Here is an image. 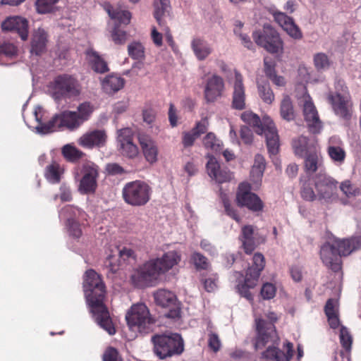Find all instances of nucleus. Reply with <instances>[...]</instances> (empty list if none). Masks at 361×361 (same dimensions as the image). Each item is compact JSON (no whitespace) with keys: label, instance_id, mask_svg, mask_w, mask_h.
<instances>
[{"label":"nucleus","instance_id":"774afa93","mask_svg":"<svg viewBox=\"0 0 361 361\" xmlns=\"http://www.w3.org/2000/svg\"><path fill=\"white\" fill-rule=\"evenodd\" d=\"M104 361H121L116 349L114 348H109L106 350L103 355Z\"/></svg>","mask_w":361,"mask_h":361},{"label":"nucleus","instance_id":"f3484780","mask_svg":"<svg viewBox=\"0 0 361 361\" xmlns=\"http://www.w3.org/2000/svg\"><path fill=\"white\" fill-rule=\"evenodd\" d=\"M107 138L108 135L104 129H93L83 133L78 139L77 143L84 149H92L103 147Z\"/></svg>","mask_w":361,"mask_h":361},{"label":"nucleus","instance_id":"4d7b16f0","mask_svg":"<svg viewBox=\"0 0 361 361\" xmlns=\"http://www.w3.org/2000/svg\"><path fill=\"white\" fill-rule=\"evenodd\" d=\"M217 66L220 71L224 74V76L231 82L232 80H235V72H238L235 69L229 67L224 61H218Z\"/></svg>","mask_w":361,"mask_h":361},{"label":"nucleus","instance_id":"dca6fc26","mask_svg":"<svg viewBox=\"0 0 361 361\" xmlns=\"http://www.w3.org/2000/svg\"><path fill=\"white\" fill-rule=\"evenodd\" d=\"M156 303L164 308H169L166 316L176 319L180 317V307L176 295L168 290L160 289L154 294Z\"/></svg>","mask_w":361,"mask_h":361},{"label":"nucleus","instance_id":"49530a36","mask_svg":"<svg viewBox=\"0 0 361 361\" xmlns=\"http://www.w3.org/2000/svg\"><path fill=\"white\" fill-rule=\"evenodd\" d=\"M258 92L261 99L267 104H271L274 100V94L269 84L258 85Z\"/></svg>","mask_w":361,"mask_h":361},{"label":"nucleus","instance_id":"6e6552de","mask_svg":"<svg viewBox=\"0 0 361 361\" xmlns=\"http://www.w3.org/2000/svg\"><path fill=\"white\" fill-rule=\"evenodd\" d=\"M152 192L149 185L142 180L128 182L122 190L124 201L133 207L145 205L149 201Z\"/></svg>","mask_w":361,"mask_h":361},{"label":"nucleus","instance_id":"0eeeda50","mask_svg":"<svg viewBox=\"0 0 361 361\" xmlns=\"http://www.w3.org/2000/svg\"><path fill=\"white\" fill-rule=\"evenodd\" d=\"M152 341L154 353L161 359L179 355L184 349L183 341L178 334L155 335Z\"/></svg>","mask_w":361,"mask_h":361},{"label":"nucleus","instance_id":"9b49d317","mask_svg":"<svg viewBox=\"0 0 361 361\" xmlns=\"http://www.w3.org/2000/svg\"><path fill=\"white\" fill-rule=\"evenodd\" d=\"M314 187L317 192V199L325 203H331L337 200L338 181L326 173H319L314 178Z\"/></svg>","mask_w":361,"mask_h":361},{"label":"nucleus","instance_id":"6e6d98bb","mask_svg":"<svg viewBox=\"0 0 361 361\" xmlns=\"http://www.w3.org/2000/svg\"><path fill=\"white\" fill-rule=\"evenodd\" d=\"M58 197H59L62 202L71 201L73 196L71 188L65 184H62L59 188V193L54 196V200H56Z\"/></svg>","mask_w":361,"mask_h":361},{"label":"nucleus","instance_id":"5701e85b","mask_svg":"<svg viewBox=\"0 0 361 361\" xmlns=\"http://www.w3.org/2000/svg\"><path fill=\"white\" fill-rule=\"evenodd\" d=\"M137 139L146 161L150 164L158 160V147L155 141L148 135L139 133Z\"/></svg>","mask_w":361,"mask_h":361},{"label":"nucleus","instance_id":"4468645a","mask_svg":"<svg viewBox=\"0 0 361 361\" xmlns=\"http://www.w3.org/2000/svg\"><path fill=\"white\" fill-rule=\"evenodd\" d=\"M116 135L120 153L130 159L135 158L139 154V149L133 142V130L130 128H123L117 130Z\"/></svg>","mask_w":361,"mask_h":361},{"label":"nucleus","instance_id":"cd10ccee","mask_svg":"<svg viewBox=\"0 0 361 361\" xmlns=\"http://www.w3.org/2000/svg\"><path fill=\"white\" fill-rule=\"evenodd\" d=\"M258 233L252 226H245L242 228L240 240L245 252L250 254L255 248L257 241Z\"/></svg>","mask_w":361,"mask_h":361},{"label":"nucleus","instance_id":"e2e57ef3","mask_svg":"<svg viewBox=\"0 0 361 361\" xmlns=\"http://www.w3.org/2000/svg\"><path fill=\"white\" fill-rule=\"evenodd\" d=\"M209 126V121L207 118H203L200 121L197 122L195 126L192 128V130L199 137L202 134L204 133Z\"/></svg>","mask_w":361,"mask_h":361},{"label":"nucleus","instance_id":"338daca9","mask_svg":"<svg viewBox=\"0 0 361 361\" xmlns=\"http://www.w3.org/2000/svg\"><path fill=\"white\" fill-rule=\"evenodd\" d=\"M208 345L209 347L214 351L217 352L219 350L221 343L217 334L211 332L208 335Z\"/></svg>","mask_w":361,"mask_h":361},{"label":"nucleus","instance_id":"a19ab883","mask_svg":"<svg viewBox=\"0 0 361 361\" xmlns=\"http://www.w3.org/2000/svg\"><path fill=\"white\" fill-rule=\"evenodd\" d=\"M264 169V158L260 154H257L255 156V162L251 170V176L253 181H255L257 183L260 182L261 178L263 176Z\"/></svg>","mask_w":361,"mask_h":361},{"label":"nucleus","instance_id":"393cba45","mask_svg":"<svg viewBox=\"0 0 361 361\" xmlns=\"http://www.w3.org/2000/svg\"><path fill=\"white\" fill-rule=\"evenodd\" d=\"M119 256L123 260H126L130 257L134 258V251L129 247H114V250L111 251L105 261V266L109 269V271L113 274L116 273L118 269V264H117V259L116 257Z\"/></svg>","mask_w":361,"mask_h":361},{"label":"nucleus","instance_id":"c03bdc74","mask_svg":"<svg viewBox=\"0 0 361 361\" xmlns=\"http://www.w3.org/2000/svg\"><path fill=\"white\" fill-rule=\"evenodd\" d=\"M293 147L296 155L303 157L310 150H313L314 147H310L308 146L307 138L305 136H301L293 141Z\"/></svg>","mask_w":361,"mask_h":361},{"label":"nucleus","instance_id":"ea45409f","mask_svg":"<svg viewBox=\"0 0 361 361\" xmlns=\"http://www.w3.org/2000/svg\"><path fill=\"white\" fill-rule=\"evenodd\" d=\"M154 18L159 25L161 24L162 18L169 14L171 5L169 0H154Z\"/></svg>","mask_w":361,"mask_h":361},{"label":"nucleus","instance_id":"a211bd4d","mask_svg":"<svg viewBox=\"0 0 361 361\" xmlns=\"http://www.w3.org/2000/svg\"><path fill=\"white\" fill-rule=\"evenodd\" d=\"M270 13L273 15L275 21L290 37L294 39L302 38L300 29L291 17L286 16L284 13L277 11L275 8H270Z\"/></svg>","mask_w":361,"mask_h":361},{"label":"nucleus","instance_id":"09e8293b","mask_svg":"<svg viewBox=\"0 0 361 361\" xmlns=\"http://www.w3.org/2000/svg\"><path fill=\"white\" fill-rule=\"evenodd\" d=\"M59 0H37L36 9L39 13L51 12Z\"/></svg>","mask_w":361,"mask_h":361},{"label":"nucleus","instance_id":"a878e982","mask_svg":"<svg viewBox=\"0 0 361 361\" xmlns=\"http://www.w3.org/2000/svg\"><path fill=\"white\" fill-rule=\"evenodd\" d=\"M235 80L233 81V107L235 109L242 110L245 107V87L243 83V76L239 72H235Z\"/></svg>","mask_w":361,"mask_h":361},{"label":"nucleus","instance_id":"4be33fe9","mask_svg":"<svg viewBox=\"0 0 361 361\" xmlns=\"http://www.w3.org/2000/svg\"><path fill=\"white\" fill-rule=\"evenodd\" d=\"M5 31L18 33L23 40H26L28 35V22L21 16H12L7 18L1 24Z\"/></svg>","mask_w":361,"mask_h":361},{"label":"nucleus","instance_id":"052dcab7","mask_svg":"<svg viewBox=\"0 0 361 361\" xmlns=\"http://www.w3.org/2000/svg\"><path fill=\"white\" fill-rule=\"evenodd\" d=\"M276 288L271 283H264L261 289V295L264 299L269 300L274 297Z\"/></svg>","mask_w":361,"mask_h":361},{"label":"nucleus","instance_id":"f8f14e48","mask_svg":"<svg viewBox=\"0 0 361 361\" xmlns=\"http://www.w3.org/2000/svg\"><path fill=\"white\" fill-rule=\"evenodd\" d=\"M82 177L78 186V192L82 195L94 194L97 188L99 167L94 163L88 161L82 164Z\"/></svg>","mask_w":361,"mask_h":361},{"label":"nucleus","instance_id":"69168bd1","mask_svg":"<svg viewBox=\"0 0 361 361\" xmlns=\"http://www.w3.org/2000/svg\"><path fill=\"white\" fill-rule=\"evenodd\" d=\"M198 137L191 130L190 131H185L183 133L182 143L184 147H189L193 145L195 140Z\"/></svg>","mask_w":361,"mask_h":361},{"label":"nucleus","instance_id":"9d476101","mask_svg":"<svg viewBox=\"0 0 361 361\" xmlns=\"http://www.w3.org/2000/svg\"><path fill=\"white\" fill-rule=\"evenodd\" d=\"M252 36L257 45L270 53L276 54L283 50V43L279 34L269 25H264L262 31L253 32Z\"/></svg>","mask_w":361,"mask_h":361},{"label":"nucleus","instance_id":"7c9ffc66","mask_svg":"<svg viewBox=\"0 0 361 361\" xmlns=\"http://www.w3.org/2000/svg\"><path fill=\"white\" fill-rule=\"evenodd\" d=\"M101 84L105 93L112 94L123 87L125 80L118 75L111 74L104 78Z\"/></svg>","mask_w":361,"mask_h":361},{"label":"nucleus","instance_id":"f704fd0d","mask_svg":"<svg viewBox=\"0 0 361 361\" xmlns=\"http://www.w3.org/2000/svg\"><path fill=\"white\" fill-rule=\"evenodd\" d=\"M106 11L111 19L117 20L121 24L128 25L131 19V13L125 9H123L121 5H117L113 7L108 5L106 7Z\"/></svg>","mask_w":361,"mask_h":361},{"label":"nucleus","instance_id":"c756f323","mask_svg":"<svg viewBox=\"0 0 361 361\" xmlns=\"http://www.w3.org/2000/svg\"><path fill=\"white\" fill-rule=\"evenodd\" d=\"M86 59L91 68L96 73H104L109 71L106 61L92 49H88L86 52Z\"/></svg>","mask_w":361,"mask_h":361},{"label":"nucleus","instance_id":"e433bc0d","mask_svg":"<svg viewBox=\"0 0 361 361\" xmlns=\"http://www.w3.org/2000/svg\"><path fill=\"white\" fill-rule=\"evenodd\" d=\"M258 279H255L254 277H250L247 274L245 275V281L243 283H239L236 286L237 292L248 300H252V295L250 292V288H253L256 286Z\"/></svg>","mask_w":361,"mask_h":361},{"label":"nucleus","instance_id":"8fccbe9b","mask_svg":"<svg viewBox=\"0 0 361 361\" xmlns=\"http://www.w3.org/2000/svg\"><path fill=\"white\" fill-rule=\"evenodd\" d=\"M207 157L209 159L206 166L207 171L209 177L213 178L221 170L220 165L213 156L208 154Z\"/></svg>","mask_w":361,"mask_h":361},{"label":"nucleus","instance_id":"4c0bfd02","mask_svg":"<svg viewBox=\"0 0 361 361\" xmlns=\"http://www.w3.org/2000/svg\"><path fill=\"white\" fill-rule=\"evenodd\" d=\"M265 266V261L263 255L261 253H255L253 256V264L249 267L246 274L255 279H259L261 271Z\"/></svg>","mask_w":361,"mask_h":361},{"label":"nucleus","instance_id":"423d86ee","mask_svg":"<svg viewBox=\"0 0 361 361\" xmlns=\"http://www.w3.org/2000/svg\"><path fill=\"white\" fill-rule=\"evenodd\" d=\"M48 92L52 98L59 103L67 97L80 94V87L78 80L73 77L64 74L57 76L48 85Z\"/></svg>","mask_w":361,"mask_h":361},{"label":"nucleus","instance_id":"ddd939ff","mask_svg":"<svg viewBox=\"0 0 361 361\" xmlns=\"http://www.w3.org/2000/svg\"><path fill=\"white\" fill-rule=\"evenodd\" d=\"M299 104L302 106L304 118L310 130L313 133H319L322 127V122L312 98L305 91L299 98Z\"/></svg>","mask_w":361,"mask_h":361},{"label":"nucleus","instance_id":"a18cd8bd","mask_svg":"<svg viewBox=\"0 0 361 361\" xmlns=\"http://www.w3.org/2000/svg\"><path fill=\"white\" fill-rule=\"evenodd\" d=\"M63 157L70 161H75L82 158L84 153L71 144H67L62 148Z\"/></svg>","mask_w":361,"mask_h":361},{"label":"nucleus","instance_id":"13d9d810","mask_svg":"<svg viewBox=\"0 0 361 361\" xmlns=\"http://www.w3.org/2000/svg\"><path fill=\"white\" fill-rule=\"evenodd\" d=\"M16 47L12 43L5 42L0 44V57L2 56L11 57L16 54Z\"/></svg>","mask_w":361,"mask_h":361},{"label":"nucleus","instance_id":"864d4df0","mask_svg":"<svg viewBox=\"0 0 361 361\" xmlns=\"http://www.w3.org/2000/svg\"><path fill=\"white\" fill-rule=\"evenodd\" d=\"M220 195H221V198L222 200L226 214L229 216L233 218L234 220H235L236 221L238 222L240 221V218H239L238 215L237 214V213L235 212V210L233 207H231L226 194H225L221 191Z\"/></svg>","mask_w":361,"mask_h":361},{"label":"nucleus","instance_id":"aec40b11","mask_svg":"<svg viewBox=\"0 0 361 361\" xmlns=\"http://www.w3.org/2000/svg\"><path fill=\"white\" fill-rule=\"evenodd\" d=\"M224 90V82L221 77L214 74L208 78L205 84L204 94L207 102H214L219 98Z\"/></svg>","mask_w":361,"mask_h":361},{"label":"nucleus","instance_id":"f257e3e1","mask_svg":"<svg viewBox=\"0 0 361 361\" xmlns=\"http://www.w3.org/2000/svg\"><path fill=\"white\" fill-rule=\"evenodd\" d=\"M267 318L269 322L262 319L255 320L257 331L255 349L267 346L266 350L262 353V361H290L293 355V344L286 342L283 345L284 351L279 350V338L273 324L277 320V316L274 312H269L267 314Z\"/></svg>","mask_w":361,"mask_h":361},{"label":"nucleus","instance_id":"7ed1b4c3","mask_svg":"<svg viewBox=\"0 0 361 361\" xmlns=\"http://www.w3.org/2000/svg\"><path fill=\"white\" fill-rule=\"evenodd\" d=\"M84 291L87 302L95 322L109 335L116 333L107 308L104 305L105 286L100 276L93 269L85 272Z\"/></svg>","mask_w":361,"mask_h":361},{"label":"nucleus","instance_id":"412c9836","mask_svg":"<svg viewBox=\"0 0 361 361\" xmlns=\"http://www.w3.org/2000/svg\"><path fill=\"white\" fill-rule=\"evenodd\" d=\"M338 85L341 87V92L334 94L330 93L328 97L329 102L335 114L341 117H346L348 115V95L345 91V87H343L340 82Z\"/></svg>","mask_w":361,"mask_h":361},{"label":"nucleus","instance_id":"0e129e2a","mask_svg":"<svg viewBox=\"0 0 361 361\" xmlns=\"http://www.w3.org/2000/svg\"><path fill=\"white\" fill-rule=\"evenodd\" d=\"M217 276L216 274L209 276L202 280L204 287L207 292H213L217 288L216 284Z\"/></svg>","mask_w":361,"mask_h":361},{"label":"nucleus","instance_id":"1a4fd4ad","mask_svg":"<svg viewBox=\"0 0 361 361\" xmlns=\"http://www.w3.org/2000/svg\"><path fill=\"white\" fill-rule=\"evenodd\" d=\"M126 319L132 331L148 333L152 330L154 319L150 317L147 307L143 303L133 305L127 312Z\"/></svg>","mask_w":361,"mask_h":361},{"label":"nucleus","instance_id":"603ef678","mask_svg":"<svg viewBox=\"0 0 361 361\" xmlns=\"http://www.w3.org/2000/svg\"><path fill=\"white\" fill-rule=\"evenodd\" d=\"M191 260L198 269H207L209 267L207 259L199 252H194L192 255Z\"/></svg>","mask_w":361,"mask_h":361},{"label":"nucleus","instance_id":"680f3d73","mask_svg":"<svg viewBox=\"0 0 361 361\" xmlns=\"http://www.w3.org/2000/svg\"><path fill=\"white\" fill-rule=\"evenodd\" d=\"M325 313L326 317L338 315V301L334 299H329L325 305Z\"/></svg>","mask_w":361,"mask_h":361},{"label":"nucleus","instance_id":"5fc2aeb1","mask_svg":"<svg viewBox=\"0 0 361 361\" xmlns=\"http://www.w3.org/2000/svg\"><path fill=\"white\" fill-rule=\"evenodd\" d=\"M301 196L307 201H314L317 199V192H314L309 183H305L301 188Z\"/></svg>","mask_w":361,"mask_h":361},{"label":"nucleus","instance_id":"bf43d9fd","mask_svg":"<svg viewBox=\"0 0 361 361\" xmlns=\"http://www.w3.org/2000/svg\"><path fill=\"white\" fill-rule=\"evenodd\" d=\"M341 190L348 197H354L357 194V188L353 186L350 180H345L340 185Z\"/></svg>","mask_w":361,"mask_h":361},{"label":"nucleus","instance_id":"c9c22d12","mask_svg":"<svg viewBox=\"0 0 361 361\" xmlns=\"http://www.w3.org/2000/svg\"><path fill=\"white\" fill-rule=\"evenodd\" d=\"M340 342L344 350L341 352V356L345 361H350V352L351 350L353 338L348 329L341 326L339 334Z\"/></svg>","mask_w":361,"mask_h":361},{"label":"nucleus","instance_id":"39448f33","mask_svg":"<svg viewBox=\"0 0 361 361\" xmlns=\"http://www.w3.org/2000/svg\"><path fill=\"white\" fill-rule=\"evenodd\" d=\"M241 118L245 123L255 128V132L257 134L264 135L269 153L270 155H276L279 149V137L271 118L265 116L262 120H260L257 114L251 111L243 113Z\"/></svg>","mask_w":361,"mask_h":361},{"label":"nucleus","instance_id":"20e7f679","mask_svg":"<svg viewBox=\"0 0 361 361\" xmlns=\"http://www.w3.org/2000/svg\"><path fill=\"white\" fill-rule=\"evenodd\" d=\"M180 260L181 255L176 250L168 251L160 257L151 259L133 273L132 283L138 288L155 286L160 276L178 265Z\"/></svg>","mask_w":361,"mask_h":361},{"label":"nucleus","instance_id":"473e14b6","mask_svg":"<svg viewBox=\"0 0 361 361\" xmlns=\"http://www.w3.org/2000/svg\"><path fill=\"white\" fill-rule=\"evenodd\" d=\"M85 216L83 211L72 205H66L59 212V217L64 219L66 223L79 222V221L85 219Z\"/></svg>","mask_w":361,"mask_h":361},{"label":"nucleus","instance_id":"f03ea898","mask_svg":"<svg viewBox=\"0 0 361 361\" xmlns=\"http://www.w3.org/2000/svg\"><path fill=\"white\" fill-rule=\"evenodd\" d=\"M93 111L90 102L80 104L76 111H64L57 114L47 123L42 122L44 110L41 106H36L34 116L37 125L35 127V133L47 135L55 131L68 130L75 131L87 121Z\"/></svg>","mask_w":361,"mask_h":361},{"label":"nucleus","instance_id":"2f4dec72","mask_svg":"<svg viewBox=\"0 0 361 361\" xmlns=\"http://www.w3.org/2000/svg\"><path fill=\"white\" fill-rule=\"evenodd\" d=\"M47 42V35L44 29L38 28L32 35L31 52L39 55L44 51Z\"/></svg>","mask_w":361,"mask_h":361},{"label":"nucleus","instance_id":"2eb2a0df","mask_svg":"<svg viewBox=\"0 0 361 361\" xmlns=\"http://www.w3.org/2000/svg\"><path fill=\"white\" fill-rule=\"evenodd\" d=\"M250 190L249 183H240L236 195L237 202L239 206L245 207L254 212H260L264 208V204L261 199Z\"/></svg>","mask_w":361,"mask_h":361},{"label":"nucleus","instance_id":"79ce46f5","mask_svg":"<svg viewBox=\"0 0 361 361\" xmlns=\"http://www.w3.org/2000/svg\"><path fill=\"white\" fill-rule=\"evenodd\" d=\"M204 147L213 152H219L222 149L223 143L213 133H208L203 138Z\"/></svg>","mask_w":361,"mask_h":361},{"label":"nucleus","instance_id":"3c124183","mask_svg":"<svg viewBox=\"0 0 361 361\" xmlns=\"http://www.w3.org/2000/svg\"><path fill=\"white\" fill-rule=\"evenodd\" d=\"M314 63L318 70L326 69L330 65L328 56L324 53L315 54L314 56Z\"/></svg>","mask_w":361,"mask_h":361},{"label":"nucleus","instance_id":"b1692460","mask_svg":"<svg viewBox=\"0 0 361 361\" xmlns=\"http://www.w3.org/2000/svg\"><path fill=\"white\" fill-rule=\"evenodd\" d=\"M327 153L331 161L338 165L344 163L346 153L343 143L337 136L329 138L327 146Z\"/></svg>","mask_w":361,"mask_h":361},{"label":"nucleus","instance_id":"c85d7f7f","mask_svg":"<svg viewBox=\"0 0 361 361\" xmlns=\"http://www.w3.org/2000/svg\"><path fill=\"white\" fill-rule=\"evenodd\" d=\"M190 47L198 61L205 60L213 51L212 45L201 37L193 38Z\"/></svg>","mask_w":361,"mask_h":361},{"label":"nucleus","instance_id":"72a5a7b5","mask_svg":"<svg viewBox=\"0 0 361 361\" xmlns=\"http://www.w3.org/2000/svg\"><path fill=\"white\" fill-rule=\"evenodd\" d=\"M305 158V169L307 173L315 172L322 165V159L317 149L314 148L302 157Z\"/></svg>","mask_w":361,"mask_h":361},{"label":"nucleus","instance_id":"bb28decb","mask_svg":"<svg viewBox=\"0 0 361 361\" xmlns=\"http://www.w3.org/2000/svg\"><path fill=\"white\" fill-rule=\"evenodd\" d=\"M340 257L347 256L361 247V237H354L349 239H335L334 240Z\"/></svg>","mask_w":361,"mask_h":361},{"label":"nucleus","instance_id":"de8ad7c7","mask_svg":"<svg viewBox=\"0 0 361 361\" xmlns=\"http://www.w3.org/2000/svg\"><path fill=\"white\" fill-rule=\"evenodd\" d=\"M129 56L134 59H141L144 57L143 46L139 42H132L128 46Z\"/></svg>","mask_w":361,"mask_h":361},{"label":"nucleus","instance_id":"37998d69","mask_svg":"<svg viewBox=\"0 0 361 361\" xmlns=\"http://www.w3.org/2000/svg\"><path fill=\"white\" fill-rule=\"evenodd\" d=\"M62 173L63 169L60 165L56 162H53L47 167L45 177L49 182L57 183L61 180Z\"/></svg>","mask_w":361,"mask_h":361},{"label":"nucleus","instance_id":"6ab92c4d","mask_svg":"<svg viewBox=\"0 0 361 361\" xmlns=\"http://www.w3.org/2000/svg\"><path fill=\"white\" fill-rule=\"evenodd\" d=\"M320 256L323 263L334 271L341 269V259L338 255L334 243H326L320 250Z\"/></svg>","mask_w":361,"mask_h":361},{"label":"nucleus","instance_id":"58836bf2","mask_svg":"<svg viewBox=\"0 0 361 361\" xmlns=\"http://www.w3.org/2000/svg\"><path fill=\"white\" fill-rule=\"evenodd\" d=\"M280 115L283 119L287 121H293L295 118L293 103L288 95H284L281 102Z\"/></svg>","mask_w":361,"mask_h":361}]
</instances>
